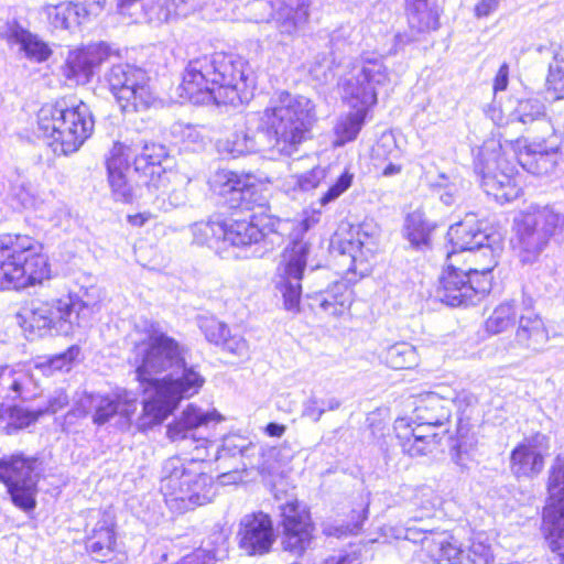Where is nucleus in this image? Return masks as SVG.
Instances as JSON below:
<instances>
[{"instance_id": "obj_19", "label": "nucleus", "mask_w": 564, "mask_h": 564, "mask_svg": "<svg viewBox=\"0 0 564 564\" xmlns=\"http://www.w3.org/2000/svg\"><path fill=\"white\" fill-rule=\"evenodd\" d=\"M253 11L268 10L257 21L274 20L281 34H296L308 20L307 0H256Z\"/></svg>"}, {"instance_id": "obj_6", "label": "nucleus", "mask_w": 564, "mask_h": 564, "mask_svg": "<svg viewBox=\"0 0 564 564\" xmlns=\"http://www.w3.org/2000/svg\"><path fill=\"white\" fill-rule=\"evenodd\" d=\"M100 292L96 286L80 288L59 297L36 300L29 310L18 314L19 324L34 337L68 336L87 327L100 308Z\"/></svg>"}, {"instance_id": "obj_8", "label": "nucleus", "mask_w": 564, "mask_h": 564, "mask_svg": "<svg viewBox=\"0 0 564 564\" xmlns=\"http://www.w3.org/2000/svg\"><path fill=\"white\" fill-rule=\"evenodd\" d=\"M51 278L43 243L29 235H0V289L23 290Z\"/></svg>"}, {"instance_id": "obj_17", "label": "nucleus", "mask_w": 564, "mask_h": 564, "mask_svg": "<svg viewBox=\"0 0 564 564\" xmlns=\"http://www.w3.org/2000/svg\"><path fill=\"white\" fill-rule=\"evenodd\" d=\"M137 409L135 393L121 389L112 395L84 393L77 401L75 412L78 415H91L93 422L101 425L113 415H119L126 422H130Z\"/></svg>"}, {"instance_id": "obj_7", "label": "nucleus", "mask_w": 564, "mask_h": 564, "mask_svg": "<svg viewBox=\"0 0 564 564\" xmlns=\"http://www.w3.org/2000/svg\"><path fill=\"white\" fill-rule=\"evenodd\" d=\"M499 155L496 156V203L505 204L517 199L522 189L517 183L518 165L534 175L554 171L558 148L547 139L528 141L523 138L509 140L499 135Z\"/></svg>"}, {"instance_id": "obj_16", "label": "nucleus", "mask_w": 564, "mask_h": 564, "mask_svg": "<svg viewBox=\"0 0 564 564\" xmlns=\"http://www.w3.org/2000/svg\"><path fill=\"white\" fill-rule=\"evenodd\" d=\"M283 530L282 547L301 556L312 544L315 527L304 503L293 498L279 506Z\"/></svg>"}, {"instance_id": "obj_45", "label": "nucleus", "mask_w": 564, "mask_h": 564, "mask_svg": "<svg viewBox=\"0 0 564 564\" xmlns=\"http://www.w3.org/2000/svg\"><path fill=\"white\" fill-rule=\"evenodd\" d=\"M546 87L555 98H564V48L556 51L549 64Z\"/></svg>"}, {"instance_id": "obj_56", "label": "nucleus", "mask_w": 564, "mask_h": 564, "mask_svg": "<svg viewBox=\"0 0 564 564\" xmlns=\"http://www.w3.org/2000/svg\"><path fill=\"white\" fill-rule=\"evenodd\" d=\"M172 133L178 138L186 149L196 150L203 147L204 137L200 130L191 124L176 123Z\"/></svg>"}, {"instance_id": "obj_54", "label": "nucleus", "mask_w": 564, "mask_h": 564, "mask_svg": "<svg viewBox=\"0 0 564 564\" xmlns=\"http://www.w3.org/2000/svg\"><path fill=\"white\" fill-rule=\"evenodd\" d=\"M399 158V149L392 135H382L372 149L373 165L379 169L389 160Z\"/></svg>"}, {"instance_id": "obj_41", "label": "nucleus", "mask_w": 564, "mask_h": 564, "mask_svg": "<svg viewBox=\"0 0 564 564\" xmlns=\"http://www.w3.org/2000/svg\"><path fill=\"white\" fill-rule=\"evenodd\" d=\"M183 185V178L176 174V178H172L166 187L161 186L160 189L152 188L150 193L155 195L153 204L159 210H169L170 208L183 206L186 203V193L183 186L172 188V185Z\"/></svg>"}, {"instance_id": "obj_4", "label": "nucleus", "mask_w": 564, "mask_h": 564, "mask_svg": "<svg viewBox=\"0 0 564 564\" xmlns=\"http://www.w3.org/2000/svg\"><path fill=\"white\" fill-rule=\"evenodd\" d=\"M181 87L195 104L214 101L237 107L252 96L243 61L223 52L191 59Z\"/></svg>"}, {"instance_id": "obj_37", "label": "nucleus", "mask_w": 564, "mask_h": 564, "mask_svg": "<svg viewBox=\"0 0 564 564\" xmlns=\"http://www.w3.org/2000/svg\"><path fill=\"white\" fill-rule=\"evenodd\" d=\"M209 186L219 196L237 195L240 197L248 187V180L232 171L219 170L209 178Z\"/></svg>"}, {"instance_id": "obj_15", "label": "nucleus", "mask_w": 564, "mask_h": 564, "mask_svg": "<svg viewBox=\"0 0 564 564\" xmlns=\"http://www.w3.org/2000/svg\"><path fill=\"white\" fill-rule=\"evenodd\" d=\"M39 462L21 453L0 457V481L8 489L15 507L23 511L36 506Z\"/></svg>"}, {"instance_id": "obj_48", "label": "nucleus", "mask_w": 564, "mask_h": 564, "mask_svg": "<svg viewBox=\"0 0 564 564\" xmlns=\"http://www.w3.org/2000/svg\"><path fill=\"white\" fill-rule=\"evenodd\" d=\"M251 445L252 443L241 435H228L223 438L220 447H216V459L223 460L228 457L235 458L237 456H243Z\"/></svg>"}, {"instance_id": "obj_28", "label": "nucleus", "mask_w": 564, "mask_h": 564, "mask_svg": "<svg viewBox=\"0 0 564 564\" xmlns=\"http://www.w3.org/2000/svg\"><path fill=\"white\" fill-rule=\"evenodd\" d=\"M547 448V438L542 434H536L519 444L511 453L512 473L517 477H530L541 473Z\"/></svg>"}, {"instance_id": "obj_43", "label": "nucleus", "mask_w": 564, "mask_h": 564, "mask_svg": "<svg viewBox=\"0 0 564 564\" xmlns=\"http://www.w3.org/2000/svg\"><path fill=\"white\" fill-rule=\"evenodd\" d=\"M411 505L417 516H413V520H423L434 514L435 510L441 506V497L430 486H421L413 490L410 498Z\"/></svg>"}, {"instance_id": "obj_35", "label": "nucleus", "mask_w": 564, "mask_h": 564, "mask_svg": "<svg viewBox=\"0 0 564 564\" xmlns=\"http://www.w3.org/2000/svg\"><path fill=\"white\" fill-rule=\"evenodd\" d=\"M404 426H408L406 419H398L394 422V431L397 437L400 442L402 451L404 454L411 457L424 456L432 453L442 440V434L438 432H433L432 435H421L414 434L413 436H408V432H404Z\"/></svg>"}, {"instance_id": "obj_36", "label": "nucleus", "mask_w": 564, "mask_h": 564, "mask_svg": "<svg viewBox=\"0 0 564 564\" xmlns=\"http://www.w3.org/2000/svg\"><path fill=\"white\" fill-rule=\"evenodd\" d=\"M42 13L54 29L68 30L80 23L82 12L74 2L47 3L42 8Z\"/></svg>"}, {"instance_id": "obj_46", "label": "nucleus", "mask_w": 564, "mask_h": 564, "mask_svg": "<svg viewBox=\"0 0 564 564\" xmlns=\"http://www.w3.org/2000/svg\"><path fill=\"white\" fill-rule=\"evenodd\" d=\"M431 228L423 219L422 214L414 212L408 215L404 225V235L411 245L421 247L429 241Z\"/></svg>"}, {"instance_id": "obj_61", "label": "nucleus", "mask_w": 564, "mask_h": 564, "mask_svg": "<svg viewBox=\"0 0 564 564\" xmlns=\"http://www.w3.org/2000/svg\"><path fill=\"white\" fill-rule=\"evenodd\" d=\"M354 175L345 171L337 181L322 195L319 204L326 206L327 204L336 200L343 193H345L352 183Z\"/></svg>"}, {"instance_id": "obj_3", "label": "nucleus", "mask_w": 564, "mask_h": 564, "mask_svg": "<svg viewBox=\"0 0 564 564\" xmlns=\"http://www.w3.org/2000/svg\"><path fill=\"white\" fill-rule=\"evenodd\" d=\"M315 120V106L304 96L281 91L257 113L236 126L231 138L219 144L223 152L236 158L268 150L271 158L291 156L307 138Z\"/></svg>"}, {"instance_id": "obj_29", "label": "nucleus", "mask_w": 564, "mask_h": 564, "mask_svg": "<svg viewBox=\"0 0 564 564\" xmlns=\"http://www.w3.org/2000/svg\"><path fill=\"white\" fill-rule=\"evenodd\" d=\"M131 149L122 143H115L107 158L108 181L117 200L130 203L133 188L128 182Z\"/></svg>"}, {"instance_id": "obj_50", "label": "nucleus", "mask_w": 564, "mask_h": 564, "mask_svg": "<svg viewBox=\"0 0 564 564\" xmlns=\"http://www.w3.org/2000/svg\"><path fill=\"white\" fill-rule=\"evenodd\" d=\"M436 188L440 199L445 205L451 206L463 195L465 182L459 176L449 178L442 174L440 182L436 184Z\"/></svg>"}, {"instance_id": "obj_18", "label": "nucleus", "mask_w": 564, "mask_h": 564, "mask_svg": "<svg viewBox=\"0 0 564 564\" xmlns=\"http://www.w3.org/2000/svg\"><path fill=\"white\" fill-rule=\"evenodd\" d=\"M84 544L87 554L98 563H109L116 558L119 543L112 511H99L96 521L87 524Z\"/></svg>"}, {"instance_id": "obj_21", "label": "nucleus", "mask_w": 564, "mask_h": 564, "mask_svg": "<svg viewBox=\"0 0 564 564\" xmlns=\"http://www.w3.org/2000/svg\"><path fill=\"white\" fill-rule=\"evenodd\" d=\"M109 56V47L104 43L89 44L83 48L69 51L62 66V75L74 85L87 84L94 69Z\"/></svg>"}, {"instance_id": "obj_51", "label": "nucleus", "mask_w": 564, "mask_h": 564, "mask_svg": "<svg viewBox=\"0 0 564 564\" xmlns=\"http://www.w3.org/2000/svg\"><path fill=\"white\" fill-rule=\"evenodd\" d=\"M538 219L546 227L549 238H554L557 242H564V214L554 212L553 208L545 206L538 210Z\"/></svg>"}, {"instance_id": "obj_60", "label": "nucleus", "mask_w": 564, "mask_h": 564, "mask_svg": "<svg viewBox=\"0 0 564 564\" xmlns=\"http://www.w3.org/2000/svg\"><path fill=\"white\" fill-rule=\"evenodd\" d=\"M490 251L494 256L492 241L484 243V247H476L464 254H462L460 265L465 268V273L469 275V269L486 265V253Z\"/></svg>"}, {"instance_id": "obj_38", "label": "nucleus", "mask_w": 564, "mask_h": 564, "mask_svg": "<svg viewBox=\"0 0 564 564\" xmlns=\"http://www.w3.org/2000/svg\"><path fill=\"white\" fill-rule=\"evenodd\" d=\"M193 241L219 250L224 242V220L197 221L191 226Z\"/></svg>"}, {"instance_id": "obj_57", "label": "nucleus", "mask_w": 564, "mask_h": 564, "mask_svg": "<svg viewBox=\"0 0 564 564\" xmlns=\"http://www.w3.org/2000/svg\"><path fill=\"white\" fill-rule=\"evenodd\" d=\"M491 153L487 148H481L475 155L474 166L475 173L479 177L480 185L487 194L490 193L489 183L492 180L490 169Z\"/></svg>"}, {"instance_id": "obj_32", "label": "nucleus", "mask_w": 564, "mask_h": 564, "mask_svg": "<svg viewBox=\"0 0 564 564\" xmlns=\"http://www.w3.org/2000/svg\"><path fill=\"white\" fill-rule=\"evenodd\" d=\"M1 35L10 45H19L20 50L24 52L28 58L43 62L47 59L51 54V50L46 43L20 26L17 22L7 23Z\"/></svg>"}, {"instance_id": "obj_14", "label": "nucleus", "mask_w": 564, "mask_h": 564, "mask_svg": "<svg viewBox=\"0 0 564 564\" xmlns=\"http://www.w3.org/2000/svg\"><path fill=\"white\" fill-rule=\"evenodd\" d=\"M550 502L542 517V534L552 564H564V457L557 456L551 467L549 485Z\"/></svg>"}, {"instance_id": "obj_47", "label": "nucleus", "mask_w": 564, "mask_h": 564, "mask_svg": "<svg viewBox=\"0 0 564 564\" xmlns=\"http://www.w3.org/2000/svg\"><path fill=\"white\" fill-rule=\"evenodd\" d=\"M340 404L335 397L318 398L313 394L303 403L302 416L318 422L325 412L335 411Z\"/></svg>"}, {"instance_id": "obj_11", "label": "nucleus", "mask_w": 564, "mask_h": 564, "mask_svg": "<svg viewBox=\"0 0 564 564\" xmlns=\"http://www.w3.org/2000/svg\"><path fill=\"white\" fill-rule=\"evenodd\" d=\"M486 265L469 269V275L460 265V259L453 256L446 258V268L443 271L435 292L436 299L453 307L476 304L491 291L494 283L492 254L486 253Z\"/></svg>"}, {"instance_id": "obj_49", "label": "nucleus", "mask_w": 564, "mask_h": 564, "mask_svg": "<svg viewBox=\"0 0 564 564\" xmlns=\"http://www.w3.org/2000/svg\"><path fill=\"white\" fill-rule=\"evenodd\" d=\"M494 553L491 539L486 533H476L471 540L468 554L470 564H491Z\"/></svg>"}, {"instance_id": "obj_33", "label": "nucleus", "mask_w": 564, "mask_h": 564, "mask_svg": "<svg viewBox=\"0 0 564 564\" xmlns=\"http://www.w3.org/2000/svg\"><path fill=\"white\" fill-rule=\"evenodd\" d=\"M351 278L333 283L327 290L316 293L312 299L325 313L340 316L352 303L354 292L349 285Z\"/></svg>"}, {"instance_id": "obj_62", "label": "nucleus", "mask_w": 564, "mask_h": 564, "mask_svg": "<svg viewBox=\"0 0 564 564\" xmlns=\"http://www.w3.org/2000/svg\"><path fill=\"white\" fill-rule=\"evenodd\" d=\"M12 198L24 209H35L39 205V198L33 187L29 184L15 186L12 192Z\"/></svg>"}, {"instance_id": "obj_25", "label": "nucleus", "mask_w": 564, "mask_h": 564, "mask_svg": "<svg viewBox=\"0 0 564 564\" xmlns=\"http://www.w3.org/2000/svg\"><path fill=\"white\" fill-rule=\"evenodd\" d=\"M130 149L131 158L134 156L135 171L149 177L147 183L148 191L152 188L160 189L161 186L166 187L172 178H176V173L167 172L162 166V161L167 156L165 147L156 143H145L140 153H135V150L132 148Z\"/></svg>"}, {"instance_id": "obj_13", "label": "nucleus", "mask_w": 564, "mask_h": 564, "mask_svg": "<svg viewBox=\"0 0 564 564\" xmlns=\"http://www.w3.org/2000/svg\"><path fill=\"white\" fill-rule=\"evenodd\" d=\"M104 79L123 112L145 111L158 102L150 78L140 67L117 63L107 69Z\"/></svg>"}, {"instance_id": "obj_27", "label": "nucleus", "mask_w": 564, "mask_h": 564, "mask_svg": "<svg viewBox=\"0 0 564 564\" xmlns=\"http://www.w3.org/2000/svg\"><path fill=\"white\" fill-rule=\"evenodd\" d=\"M341 248V262L348 265V274L362 278L370 273V262L377 249V242L371 235L360 228L351 239L343 243Z\"/></svg>"}, {"instance_id": "obj_42", "label": "nucleus", "mask_w": 564, "mask_h": 564, "mask_svg": "<svg viewBox=\"0 0 564 564\" xmlns=\"http://www.w3.org/2000/svg\"><path fill=\"white\" fill-rule=\"evenodd\" d=\"M409 23L419 32L435 30L438 26L436 15L429 9L427 0H405Z\"/></svg>"}, {"instance_id": "obj_22", "label": "nucleus", "mask_w": 564, "mask_h": 564, "mask_svg": "<svg viewBox=\"0 0 564 564\" xmlns=\"http://www.w3.org/2000/svg\"><path fill=\"white\" fill-rule=\"evenodd\" d=\"M448 246L446 258L453 256L460 259L462 254L484 247V243L491 240V230L484 227L482 221H478L475 215H466V217L454 225L447 231Z\"/></svg>"}, {"instance_id": "obj_5", "label": "nucleus", "mask_w": 564, "mask_h": 564, "mask_svg": "<svg viewBox=\"0 0 564 564\" xmlns=\"http://www.w3.org/2000/svg\"><path fill=\"white\" fill-rule=\"evenodd\" d=\"M390 84V72L383 58L364 53L340 77L338 89L343 101L355 111L337 119L334 144L341 147L354 141L365 123L368 111L378 102V94Z\"/></svg>"}, {"instance_id": "obj_40", "label": "nucleus", "mask_w": 564, "mask_h": 564, "mask_svg": "<svg viewBox=\"0 0 564 564\" xmlns=\"http://www.w3.org/2000/svg\"><path fill=\"white\" fill-rule=\"evenodd\" d=\"M383 361L392 369H409L419 364V355L414 346L400 341L386 349Z\"/></svg>"}, {"instance_id": "obj_9", "label": "nucleus", "mask_w": 564, "mask_h": 564, "mask_svg": "<svg viewBox=\"0 0 564 564\" xmlns=\"http://www.w3.org/2000/svg\"><path fill=\"white\" fill-rule=\"evenodd\" d=\"M37 127L41 137L48 141L58 154L76 152L91 135L95 121L89 107L79 102L67 106L65 101L45 104L37 112Z\"/></svg>"}, {"instance_id": "obj_10", "label": "nucleus", "mask_w": 564, "mask_h": 564, "mask_svg": "<svg viewBox=\"0 0 564 564\" xmlns=\"http://www.w3.org/2000/svg\"><path fill=\"white\" fill-rule=\"evenodd\" d=\"M496 351L514 357L542 352L550 339L544 321L538 314H522L516 327L513 302L496 307Z\"/></svg>"}, {"instance_id": "obj_12", "label": "nucleus", "mask_w": 564, "mask_h": 564, "mask_svg": "<svg viewBox=\"0 0 564 564\" xmlns=\"http://www.w3.org/2000/svg\"><path fill=\"white\" fill-rule=\"evenodd\" d=\"M317 218H304L293 225L291 241L281 253L274 276L275 290L283 299L285 310L299 312L302 295V279L307 264L311 245L304 239Z\"/></svg>"}, {"instance_id": "obj_1", "label": "nucleus", "mask_w": 564, "mask_h": 564, "mask_svg": "<svg viewBox=\"0 0 564 564\" xmlns=\"http://www.w3.org/2000/svg\"><path fill=\"white\" fill-rule=\"evenodd\" d=\"M184 355V348L158 323H143L130 357L145 395L142 414L137 421L139 430L163 422L181 400L192 398L203 387L205 379L194 367L186 366Z\"/></svg>"}, {"instance_id": "obj_34", "label": "nucleus", "mask_w": 564, "mask_h": 564, "mask_svg": "<svg viewBox=\"0 0 564 564\" xmlns=\"http://www.w3.org/2000/svg\"><path fill=\"white\" fill-rule=\"evenodd\" d=\"M447 400L441 398L434 392L421 394L416 402L413 415V422L423 424H434L443 426L449 419L451 412L446 404Z\"/></svg>"}, {"instance_id": "obj_44", "label": "nucleus", "mask_w": 564, "mask_h": 564, "mask_svg": "<svg viewBox=\"0 0 564 564\" xmlns=\"http://www.w3.org/2000/svg\"><path fill=\"white\" fill-rule=\"evenodd\" d=\"M78 346H70L66 351L52 356L44 361L37 362L35 369L45 376H51L55 371L66 370L72 368L73 362L79 355Z\"/></svg>"}, {"instance_id": "obj_59", "label": "nucleus", "mask_w": 564, "mask_h": 564, "mask_svg": "<svg viewBox=\"0 0 564 564\" xmlns=\"http://www.w3.org/2000/svg\"><path fill=\"white\" fill-rule=\"evenodd\" d=\"M326 169L315 166L311 171L292 176L294 187L303 192L315 189L326 178Z\"/></svg>"}, {"instance_id": "obj_23", "label": "nucleus", "mask_w": 564, "mask_h": 564, "mask_svg": "<svg viewBox=\"0 0 564 564\" xmlns=\"http://www.w3.org/2000/svg\"><path fill=\"white\" fill-rule=\"evenodd\" d=\"M274 231L272 218L253 216L247 219L224 220V242L236 248H248L259 245L270 232Z\"/></svg>"}, {"instance_id": "obj_30", "label": "nucleus", "mask_w": 564, "mask_h": 564, "mask_svg": "<svg viewBox=\"0 0 564 564\" xmlns=\"http://www.w3.org/2000/svg\"><path fill=\"white\" fill-rule=\"evenodd\" d=\"M421 545L427 555L437 564H460L464 550L460 543L446 531L426 530Z\"/></svg>"}, {"instance_id": "obj_55", "label": "nucleus", "mask_w": 564, "mask_h": 564, "mask_svg": "<svg viewBox=\"0 0 564 564\" xmlns=\"http://www.w3.org/2000/svg\"><path fill=\"white\" fill-rule=\"evenodd\" d=\"M197 323L206 339L215 345H220L224 335L229 334L227 325L214 316H199Z\"/></svg>"}, {"instance_id": "obj_2", "label": "nucleus", "mask_w": 564, "mask_h": 564, "mask_svg": "<svg viewBox=\"0 0 564 564\" xmlns=\"http://www.w3.org/2000/svg\"><path fill=\"white\" fill-rule=\"evenodd\" d=\"M220 420V414L215 410L204 411L191 403L167 425L166 435L171 442L185 451L193 447L196 452L191 459L175 456L166 459L162 466L160 490L172 512L184 513L210 502L215 497L213 478L206 473L204 464L209 456L208 448L214 447V443L207 437L197 436V432Z\"/></svg>"}, {"instance_id": "obj_58", "label": "nucleus", "mask_w": 564, "mask_h": 564, "mask_svg": "<svg viewBox=\"0 0 564 564\" xmlns=\"http://www.w3.org/2000/svg\"><path fill=\"white\" fill-rule=\"evenodd\" d=\"M352 512H354V517H352L354 522L352 523L347 524V525L327 524L324 527L323 532L326 535L337 536V538H341V536L348 535V534H356L360 530L364 521L367 519L368 509H367V507H365L360 511H352Z\"/></svg>"}, {"instance_id": "obj_20", "label": "nucleus", "mask_w": 564, "mask_h": 564, "mask_svg": "<svg viewBox=\"0 0 564 564\" xmlns=\"http://www.w3.org/2000/svg\"><path fill=\"white\" fill-rule=\"evenodd\" d=\"M239 547L248 555H263L275 540L272 521L263 512L246 514L237 533Z\"/></svg>"}, {"instance_id": "obj_31", "label": "nucleus", "mask_w": 564, "mask_h": 564, "mask_svg": "<svg viewBox=\"0 0 564 564\" xmlns=\"http://www.w3.org/2000/svg\"><path fill=\"white\" fill-rule=\"evenodd\" d=\"M0 384L10 392L11 399L32 400L37 395V381L32 370L18 365L14 368L6 367L0 376Z\"/></svg>"}, {"instance_id": "obj_24", "label": "nucleus", "mask_w": 564, "mask_h": 564, "mask_svg": "<svg viewBox=\"0 0 564 564\" xmlns=\"http://www.w3.org/2000/svg\"><path fill=\"white\" fill-rule=\"evenodd\" d=\"M514 230L522 262H532L549 243V234L538 219V210L514 218Z\"/></svg>"}, {"instance_id": "obj_39", "label": "nucleus", "mask_w": 564, "mask_h": 564, "mask_svg": "<svg viewBox=\"0 0 564 564\" xmlns=\"http://www.w3.org/2000/svg\"><path fill=\"white\" fill-rule=\"evenodd\" d=\"M41 413L21 406H2L0 409V423L7 434H12L35 423Z\"/></svg>"}, {"instance_id": "obj_63", "label": "nucleus", "mask_w": 564, "mask_h": 564, "mask_svg": "<svg viewBox=\"0 0 564 564\" xmlns=\"http://www.w3.org/2000/svg\"><path fill=\"white\" fill-rule=\"evenodd\" d=\"M223 349L234 356L246 358L249 355L248 341L240 335H224V341L220 343Z\"/></svg>"}, {"instance_id": "obj_64", "label": "nucleus", "mask_w": 564, "mask_h": 564, "mask_svg": "<svg viewBox=\"0 0 564 564\" xmlns=\"http://www.w3.org/2000/svg\"><path fill=\"white\" fill-rule=\"evenodd\" d=\"M67 404H68V397L64 390L59 389V390L54 391L50 395L46 408L39 409L36 411H37V413H41V416L43 414H54V413L61 411L62 409H64Z\"/></svg>"}, {"instance_id": "obj_53", "label": "nucleus", "mask_w": 564, "mask_h": 564, "mask_svg": "<svg viewBox=\"0 0 564 564\" xmlns=\"http://www.w3.org/2000/svg\"><path fill=\"white\" fill-rule=\"evenodd\" d=\"M426 528H415L411 525H391L382 527V536L386 540H409L414 543H421L422 536L426 534Z\"/></svg>"}, {"instance_id": "obj_26", "label": "nucleus", "mask_w": 564, "mask_h": 564, "mask_svg": "<svg viewBox=\"0 0 564 564\" xmlns=\"http://www.w3.org/2000/svg\"><path fill=\"white\" fill-rule=\"evenodd\" d=\"M499 112V122H496L498 126L509 123L525 126L535 123L546 133L552 131L551 123L545 119V106L539 99H509L507 104H500Z\"/></svg>"}, {"instance_id": "obj_52", "label": "nucleus", "mask_w": 564, "mask_h": 564, "mask_svg": "<svg viewBox=\"0 0 564 564\" xmlns=\"http://www.w3.org/2000/svg\"><path fill=\"white\" fill-rule=\"evenodd\" d=\"M142 8L150 23L161 24L169 22L174 17L170 0H147Z\"/></svg>"}]
</instances>
